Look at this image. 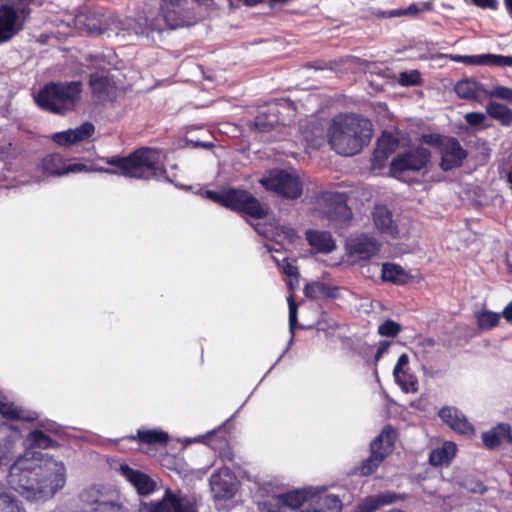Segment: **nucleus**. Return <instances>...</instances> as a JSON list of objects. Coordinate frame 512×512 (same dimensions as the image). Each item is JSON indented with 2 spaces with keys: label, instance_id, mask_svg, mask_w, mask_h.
I'll return each instance as SVG.
<instances>
[{
  "label": "nucleus",
  "instance_id": "f257e3e1",
  "mask_svg": "<svg viewBox=\"0 0 512 512\" xmlns=\"http://www.w3.org/2000/svg\"><path fill=\"white\" fill-rule=\"evenodd\" d=\"M7 481L27 499H46L64 486L65 466L40 452L27 451L10 466Z\"/></svg>",
  "mask_w": 512,
  "mask_h": 512
},
{
  "label": "nucleus",
  "instance_id": "f03ea898",
  "mask_svg": "<svg viewBox=\"0 0 512 512\" xmlns=\"http://www.w3.org/2000/svg\"><path fill=\"white\" fill-rule=\"evenodd\" d=\"M372 136V124L357 115H338L329 128V143L333 150L344 156H352L367 145Z\"/></svg>",
  "mask_w": 512,
  "mask_h": 512
},
{
  "label": "nucleus",
  "instance_id": "7ed1b4c3",
  "mask_svg": "<svg viewBox=\"0 0 512 512\" xmlns=\"http://www.w3.org/2000/svg\"><path fill=\"white\" fill-rule=\"evenodd\" d=\"M195 22L196 18L189 9L185 8L183 0H165L161 6L160 15L139 17L134 23V30L137 35L156 42L166 29H177Z\"/></svg>",
  "mask_w": 512,
  "mask_h": 512
},
{
  "label": "nucleus",
  "instance_id": "20e7f679",
  "mask_svg": "<svg viewBox=\"0 0 512 512\" xmlns=\"http://www.w3.org/2000/svg\"><path fill=\"white\" fill-rule=\"evenodd\" d=\"M106 163L117 167L119 171L109 168H99L96 171L136 179H161L165 174L161 165V153L153 148H141L128 157L114 156L108 158Z\"/></svg>",
  "mask_w": 512,
  "mask_h": 512
},
{
  "label": "nucleus",
  "instance_id": "39448f33",
  "mask_svg": "<svg viewBox=\"0 0 512 512\" xmlns=\"http://www.w3.org/2000/svg\"><path fill=\"white\" fill-rule=\"evenodd\" d=\"M81 92L82 83L80 81L51 82L39 91L35 100L44 110L64 114L75 108Z\"/></svg>",
  "mask_w": 512,
  "mask_h": 512
},
{
  "label": "nucleus",
  "instance_id": "423d86ee",
  "mask_svg": "<svg viewBox=\"0 0 512 512\" xmlns=\"http://www.w3.org/2000/svg\"><path fill=\"white\" fill-rule=\"evenodd\" d=\"M206 196L222 206L242 211L254 218H263L268 213V206L261 204L249 192L239 189H228L221 193L206 191Z\"/></svg>",
  "mask_w": 512,
  "mask_h": 512
},
{
  "label": "nucleus",
  "instance_id": "0eeeda50",
  "mask_svg": "<svg viewBox=\"0 0 512 512\" xmlns=\"http://www.w3.org/2000/svg\"><path fill=\"white\" fill-rule=\"evenodd\" d=\"M259 182L267 190L273 191L286 199H297L303 191V182L293 169H271Z\"/></svg>",
  "mask_w": 512,
  "mask_h": 512
},
{
  "label": "nucleus",
  "instance_id": "6e6552de",
  "mask_svg": "<svg viewBox=\"0 0 512 512\" xmlns=\"http://www.w3.org/2000/svg\"><path fill=\"white\" fill-rule=\"evenodd\" d=\"M319 213L335 228L344 227L351 219V210L339 193H323L318 199Z\"/></svg>",
  "mask_w": 512,
  "mask_h": 512
},
{
  "label": "nucleus",
  "instance_id": "1a4fd4ad",
  "mask_svg": "<svg viewBox=\"0 0 512 512\" xmlns=\"http://www.w3.org/2000/svg\"><path fill=\"white\" fill-rule=\"evenodd\" d=\"M139 512H198L196 504L185 496L174 494L167 489L160 500L142 502Z\"/></svg>",
  "mask_w": 512,
  "mask_h": 512
},
{
  "label": "nucleus",
  "instance_id": "9d476101",
  "mask_svg": "<svg viewBox=\"0 0 512 512\" xmlns=\"http://www.w3.org/2000/svg\"><path fill=\"white\" fill-rule=\"evenodd\" d=\"M430 160V152L424 147H415L399 153L391 162L390 170L393 176L406 171H420Z\"/></svg>",
  "mask_w": 512,
  "mask_h": 512
},
{
  "label": "nucleus",
  "instance_id": "9b49d317",
  "mask_svg": "<svg viewBox=\"0 0 512 512\" xmlns=\"http://www.w3.org/2000/svg\"><path fill=\"white\" fill-rule=\"evenodd\" d=\"M393 432L383 430L370 445L371 454L363 461L360 467V473L364 476L372 474L381 464L384 458L391 451L393 445Z\"/></svg>",
  "mask_w": 512,
  "mask_h": 512
},
{
  "label": "nucleus",
  "instance_id": "f8f14e48",
  "mask_svg": "<svg viewBox=\"0 0 512 512\" xmlns=\"http://www.w3.org/2000/svg\"><path fill=\"white\" fill-rule=\"evenodd\" d=\"M438 148L441 155V168L445 171L459 167L466 157V152L455 138L438 137Z\"/></svg>",
  "mask_w": 512,
  "mask_h": 512
},
{
  "label": "nucleus",
  "instance_id": "ddd939ff",
  "mask_svg": "<svg viewBox=\"0 0 512 512\" xmlns=\"http://www.w3.org/2000/svg\"><path fill=\"white\" fill-rule=\"evenodd\" d=\"M210 486L215 498L230 499L237 491V479L229 468L224 467L211 475Z\"/></svg>",
  "mask_w": 512,
  "mask_h": 512
},
{
  "label": "nucleus",
  "instance_id": "4468645a",
  "mask_svg": "<svg viewBox=\"0 0 512 512\" xmlns=\"http://www.w3.org/2000/svg\"><path fill=\"white\" fill-rule=\"evenodd\" d=\"M23 29V21L14 7H0V44L9 41Z\"/></svg>",
  "mask_w": 512,
  "mask_h": 512
},
{
  "label": "nucleus",
  "instance_id": "2eb2a0df",
  "mask_svg": "<svg viewBox=\"0 0 512 512\" xmlns=\"http://www.w3.org/2000/svg\"><path fill=\"white\" fill-rule=\"evenodd\" d=\"M380 249V244L372 236L361 234L347 241V250L351 257L359 260H368L375 256Z\"/></svg>",
  "mask_w": 512,
  "mask_h": 512
},
{
  "label": "nucleus",
  "instance_id": "dca6fc26",
  "mask_svg": "<svg viewBox=\"0 0 512 512\" xmlns=\"http://www.w3.org/2000/svg\"><path fill=\"white\" fill-rule=\"evenodd\" d=\"M75 25L80 30H85L89 34L100 35L108 30L107 19L95 11L81 12L75 17Z\"/></svg>",
  "mask_w": 512,
  "mask_h": 512
},
{
  "label": "nucleus",
  "instance_id": "f3484780",
  "mask_svg": "<svg viewBox=\"0 0 512 512\" xmlns=\"http://www.w3.org/2000/svg\"><path fill=\"white\" fill-rule=\"evenodd\" d=\"M90 87L98 102L112 100L116 95L115 84L104 71L91 74Z\"/></svg>",
  "mask_w": 512,
  "mask_h": 512
},
{
  "label": "nucleus",
  "instance_id": "a211bd4d",
  "mask_svg": "<svg viewBox=\"0 0 512 512\" xmlns=\"http://www.w3.org/2000/svg\"><path fill=\"white\" fill-rule=\"evenodd\" d=\"M439 417L455 432L463 435H472L473 426L468 422L464 414L454 407H443L439 411Z\"/></svg>",
  "mask_w": 512,
  "mask_h": 512
},
{
  "label": "nucleus",
  "instance_id": "6ab92c4d",
  "mask_svg": "<svg viewBox=\"0 0 512 512\" xmlns=\"http://www.w3.org/2000/svg\"><path fill=\"white\" fill-rule=\"evenodd\" d=\"M119 470L140 495H148L154 491L155 482L147 474L135 470L126 464L120 465Z\"/></svg>",
  "mask_w": 512,
  "mask_h": 512
},
{
  "label": "nucleus",
  "instance_id": "aec40b11",
  "mask_svg": "<svg viewBox=\"0 0 512 512\" xmlns=\"http://www.w3.org/2000/svg\"><path fill=\"white\" fill-rule=\"evenodd\" d=\"M458 97L482 103L487 98V90L476 80L466 78L458 81L454 86Z\"/></svg>",
  "mask_w": 512,
  "mask_h": 512
},
{
  "label": "nucleus",
  "instance_id": "412c9836",
  "mask_svg": "<svg viewBox=\"0 0 512 512\" xmlns=\"http://www.w3.org/2000/svg\"><path fill=\"white\" fill-rule=\"evenodd\" d=\"M399 142L396 137L391 133L383 132L378 139L377 147L373 153V160L375 165L382 166L385 160L396 151Z\"/></svg>",
  "mask_w": 512,
  "mask_h": 512
},
{
  "label": "nucleus",
  "instance_id": "4be33fe9",
  "mask_svg": "<svg viewBox=\"0 0 512 512\" xmlns=\"http://www.w3.org/2000/svg\"><path fill=\"white\" fill-rule=\"evenodd\" d=\"M482 441L487 448L494 449L503 442L512 444V431L509 424H499L482 434Z\"/></svg>",
  "mask_w": 512,
  "mask_h": 512
},
{
  "label": "nucleus",
  "instance_id": "5701e85b",
  "mask_svg": "<svg viewBox=\"0 0 512 512\" xmlns=\"http://www.w3.org/2000/svg\"><path fill=\"white\" fill-rule=\"evenodd\" d=\"M373 220L376 228L383 234L395 237L397 228L392 219L391 212L383 205H377L373 211Z\"/></svg>",
  "mask_w": 512,
  "mask_h": 512
},
{
  "label": "nucleus",
  "instance_id": "b1692460",
  "mask_svg": "<svg viewBox=\"0 0 512 512\" xmlns=\"http://www.w3.org/2000/svg\"><path fill=\"white\" fill-rule=\"evenodd\" d=\"M279 113L280 111L277 104L262 108L254 119L256 129L260 132L272 129L280 120Z\"/></svg>",
  "mask_w": 512,
  "mask_h": 512
},
{
  "label": "nucleus",
  "instance_id": "393cba45",
  "mask_svg": "<svg viewBox=\"0 0 512 512\" xmlns=\"http://www.w3.org/2000/svg\"><path fill=\"white\" fill-rule=\"evenodd\" d=\"M304 294L307 298L318 300L324 298L335 299L339 297V288L325 282L315 281L304 287Z\"/></svg>",
  "mask_w": 512,
  "mask_h": 512
},
{
  "label": "nucleus",
  "instance_id": "a878e982",
  "mask_svg": "<svg viewBox=\"0 0 512 512\" xmlns=\"http://www.w3.org/2000/svg\"><path fill=\"white\" fill-rule=\"evenodd\" d=\"M309 244L321 253H330L335 249V241L327 231H308Z\"/></svg>",
  "mask_w": 512,
  "mask_h": 512
},
{
  "label": "nucleus",
  "instance_id": "bb28decb",
  "mask_svg": "<svg viewBox=\"0 0 512 512\" xmlns=\"http://www.w3.org/2000/svg\"><path fill=\"white\" fill-rule=\"evenodd\" d=\"M0 414L10 420L32 421L36 419V413L28 411L13 403L0 401Z\"/></svg>",
  "mask_w": 512,
  "mask_h": 512
},
{
  "label": "nucleus",
  "instance_id": "cd10ccee",
  "mask_svg": "<svg viewBox=\"0 0 512 512\" xmlns=\"http://www.w3.org/2000/svg\"><path fill=\"white\" fill-rule=\"evenodd\" d=\"M456 453V445L445 442L440 448L434 449L429 455V462L433 466L449 464Z\"/></svg>",
  "mask_w": 512,
  "mask_h": 512
},
{
  "label": "nucleus",
  "instance_id": "c85d7f7f",
  "mask_svg": "<svg viewBox=\"0 0 512 512\" xmlns=\"http://www.w3.org/2000/svg\"><path fill=\"white\" fill-rule=\"evenodd\" d=\"M342 502L334 494H321L317 497L312 512H340Z\"/></svg>",
  "mask_w": 512,
  "mask_h": 512
},
{
  "label": "nucleus",
  "instance_id": "c756f323",
  "mask_svg": "<svg viewBox=\"0 0 512 512\" xmlns=\"http://www.w3.org/2000/svg\"><path fill=\"white\" fill-rule=\"evenodd\" d=\"M0 512H25L24 507L9 492L4 483L0 482Z\"/></svg>",
  "mask_w": 512,
  "mask_h": 512
},
{
  "label": "nucleus",
  "instance_id": "7c9ffc66",
  "mask_svg": "<svg viewBox=\"0 0 512 512\" xmlns=\"http://www.w3.org/2000/svg\"><path fill=\"white\" fill-rule=\"evenodd\" d=\"M486 112L491 118L499 121L504 126H510L512 124V110L506 105L498 102H490L486 106Z\"/></svg>",
  "mask_w": 512,
  "mask_h": 512
},
{
  "label": "nucleus",
  "instance_id": "2f4dec72",
  "mask_svg": "<svg viewBox=\"0 0 512 512\" xmlns=\"http://www.w3.org/2000/svg\"><path fill=\"white\" fill-rule=\"evenodd\" d=\"M381 277L384 281L387 282L403 284L406 282L408 275L400 265L394 263H385L382 266Z\"/></svg>",
  "mask_w": 512,
  "mask_h": 512
},
{
  "label": "nucleus",
  "instance_id": "473e14b6",
  "mask_svg": "<svg viewBox=\"0 0 512 512\" xmlns=\"http://www.w3.org/2000/svg\"><path fill=\"white\" fill-rule=\"evenodd\" d=\"M65 165L63 159L58 154H51L43 158L41 162V170L51 176L65 175Z\"/></svg>",
  "mask_w": 512,
  "mask_h": 512
},
{
  "label": "nucleus",
  "instance_id": "72a5a7b5",
  "mask_svg": "<svg viewBox=\"0 0 512 512\" xmlns=\"http://www.w3.org/2000/svg\"><path fill=\"white\" fill-rule=\"evenodd\" d=\"M106 496L99 487L90 486L81 492L80 500L97 511Z\"/></svg>",
  "mask_w": 512,
  "mask_h": 512
},
{
  "label": "nucleus",
  "instance_id": "f704fd0d",
  "mask_svg": "<svg viewBox=\"0 0 512 512\" xmlns=\"http://www.w3.org/2000/svg\"><path fill=\"white\" fill-rule=\"evenodd\" d=\"M502 314L490 310H482L475 313L478 327L482 330H490L498 325Z\"/></svg>",
  "mask_w": 512,
  "mask_h": 512
},
{
  "label": "nucleus",
  "instance_id": "c9c22d12",
  "mask_svg": "<svg viewBox=\"0 0 512 512\" xmlns=\"http://www.w3.org/2000/svg\"><path fill=\"white\" fill-rule=\"evenodd\" d=\"M398 385L405 393H415L418 391L417 377L408 371H402L394 375Z\"/></svg>",
  "mask_w": 512,
  "mask_h": 512
},
{
  "label": "nucleus",
  "instance_id": "e433bc0d",
  "mask_svg": "<svg viewBox=\"0 0 512 512\" xmlns=\"http://www.w3.org/2000/svg\"><path fill=\"white\" fill-rule=\"evenodd\" d=\"M437 58H448L455 62H460L468 66L484 65L485 54L482 55H458V54H439Z\"/></svg>",
  "mask_w": 512,
  "mask_h": 512
},
{
  "label": "nucleus",
  "instance_id": "4c0bfd02",
  "mask_svg": "<svg viewBox=\"0 0 512 512\" xmlns=\"http://www.w3.org/2000/svg\"><path fill=\"white\" fill-rule=\"evenodd\" d=\"M139 439L148 444H166L169 440L168 434L158 430L138 431Z\"/></svg>",
  "mask_w": 512,
  "mask_h": 512
},
{
  "label": "nucleus",
  "instance_id": "58836bf2",
  "mask_svg": "<svg viewBox=\"0 0 512 512\" xmlns=\"http://www.w3.org/2000/svg\"><path fill=\"white\" fill-rule=\"evenodd\" d=\"M28 441L30 442L31 447H37L42 449H47L54 445V441L39 430L32 431L28 435Z\"/></svg>",
  "mask_w": 512,
  "mask_h": 512
},
{
  "label": "nucleus",
  "instance_id": "ea45409f",
  "mask_svg": "<svg viewBox=\"0 0 512 512\" xmlns=\"http://www.w3.org/2000/svg\"><path fill=\"white\" fill-rule=\"evenodd\" d=\"M372 498L376 502L378 509L382 506L393 504L399 500L404 499L403 496L392 491L380 492L376 495H373Z\"/></svg>",
  "mask_w": 512,
  "mask_h": 512
},
{
  "label": "nucleus",
  "instance_id": "a19ab883",
  "mask_svg": "<svg viewBox=\"0 0 512 512\" xmlns=\"http://www.w3.org/2000/svg\"><path fill=\"white\" fill-rule=\"evenodd\" d=\"M484 65L497 67H512V56L485 54Z\"/></svg>",
  "mask_w": 512,
  "mask_h": 512
},
{
  "label": "nucleus",
  "instance_id": "79ce46f5",
  "mask_svg": "<svg viewBox=\"0 0 512 512\" xmlns=\"http://www.w3.org/2000/svg\"><path fill=\"white\" fill-rule=\"evenodd\" d=\"M401 330V325L390 319L385 320L378 327V333L383 337H396Z\"/></svg>",
  "mask_w": 512,
  "mask_h": 512
},
{
  "label": "nucleus",
  "instance_id": "37998d69",
  "mask_svg": "<svg viewBox=\"0 0 512 512\" xmlns=\"http://www.w3.org/2000/svg\"><path fill=\"white\" fill-rule=\"evenodd\" d=\"M94 130V125L89 122H86L79 127L72 129L75 143L90 138L94 133Z\"/></svg>",
  "mask_w": 512,
  "mask_h": 512
},
{
  "label": "nucleus",
  "instance_id": "c03bdc74",
  "mask_svg": "<svg viewBox=\"0 0 512 512\" xmlns=\"http://www.w3.org/2000/svg\"><path fill=\"white\" fill-rule=\"evenodd\" d=\"M97 511H99V512H127V509L118 500L112 499V498L106 496L104 501L101 502V505Z\"/></svg>",
  "mask_w": 512,
  "mask_h": 512
},
{
  "label": "nucleus",
  "instance_id": "a18cd8bd",
  "mask_svg": "<svg viewBox=\"0 0 512 512\" xmlns=\"http://www.w3.org/2000/svg\"><path fill=\"white\" fill-rule=\"evenodd\" d=\"M399 83L402 86H414L421 82V74L418 70L405 71L399 75Z\"/></svg>",
  "mask_w": 512,
  "mask_h": 512
},
{
  "label": "nucleus",
  "instance_id": "49530a36",
  "mask_svg": "<svg viewBox=\"0 0 512 512\" xmlns=\"http://www.w3.org/2000/svg\"><path fill=\"white\" fill-rule=\"evenodd\" d=\"M289 305V331H290V343L293 341L295 328L297 323V304L295 303L292 296L288 297Z\"/></svg>",
  "mask_w": 512,
  "mask_h": 512
},
{
  "label": "nucleus",
  "instance_id": "de8ad7c7",
  "mask_svg": "<svg viewBox=\"0 0 512 512\" xmlns=\"http://www.w3.org/2000/svg\"><path fill=\"white\" fill-rule=\"evenodd\" d=\"M487 98H499L512 101V89L505 86H497L492 90H487Z\"/></svg>",
  "mask_w": 512,
  "mask_h": 512
},
{
  "label": "nucleus",
  "instance_id": "09e8293b",
  "mask_svg": "<svg viewBox=\"0 0 512 512\" xmlns=\"http://www.w3.org/2000/svg\"><path fill=\"white\" fill-rule=\"evenodd\" d=\"M73 132L72 129H68L66 131L57 132L52 136V139L55 143L59 145H70L74 144L75 140L73 139Z\"/></svg>",
  "mask_w": 512,
  "mask_h": 512
},
{
  "label": "nucleus",
  "instance_id": "8fccbe9b",
  "mask_svg": "<svg viewBox=\"0 0 512 512\" xmlns=\"http://www.w3.org/2000/svg\"><path fill=\"white\" fill-rule=\"evenodd\" d=\"M466 122L471 126L483 125L486 120V115L481 112H470L464 116Z\"/></svg>",
  "mask_w": 512,
  "mask_h": 512
},
{
  "label": "nucleus",
  "instance_id": "3c124183",
  "mask_svg": "<svg viewBox=\"0 0 512 512\" xmlns=\"http://www.w3.org/2000/svg\"><path fill=\"white\" fill-rule=\"evenodd\" d=\"M378 509L372 496L365 498L354 510V512H374Z\"/></svg>",
  "mask_w": 512,
  "mask_h": 512
},
{
  "label": "nucleus",
  "instance_id": "603ef678",
  "mask_svg": "<svg viewBox=\"0 0 512 512\" xmlns=\"http://www.w3.org/2000/svg\"><path fill=\"white\" fill-rule=\"evenodd\" d=\"M10 457V447L8 445L7 442H5L1 437H0V467L5 464V462L9 459Z\"/></svg>",
  "mask_w": 512,
  "mask_h": 512
},
{
  "label": "nucleus",
  "instance_id": "864d4df0",
  "mask_svg": "<svg viewBox=\"0 0 512 512\" xmlns=\"http://www.w3.org/2000/svg\"><path fill=\"white\" fill-rule=\"evenodd\" d=\"M409 363V357L407 354L403 353L399 356L397 363L393 369V375H397V373L405 371L404 367Z\"/></svg>",
  "mask_w": 512,
  "mask_h": 512
},
{
  "label": "nucleus",
  "instance_id": "5fc2aeb1",
  "mask_svg": "<svg viewBox=\"0 0 512 512\" xmlns=\"http://www.w3.org/2000/svg\"><path fill=\"white\" fill-rule=\"evenodd\" d=\"M389 346V342L383 341L380 343V346L378 347L377 352L375 354L376 361H379L382 358V356L388 351Z\"/></svg>",
  "mask_w": 512,
  "mask_h": 512
},
{
  "label": "nucleus",
  "instance_id": "6e6d98bb",
  "mask_svg": "<svg viewBox=\"0 0 512 512\" xmlns=\"http://www.w3.org/2000/svg\"><path fill=\"white\" fill-rule=\"evenodd\" d=\"M85 170V166L83 164H69L65 165V174L68 173H78Z\"/></svg>",
  "mask_w": 512,
  "mask_h": 512
},
{
  "label": "nucleus",
  "instance_id": "4d7b16f0",
  "mask_svg": "<svg viewBox=\"0 0 512 512\" xmlns=\"http://www.w3.org/2000/svg\"><path fill=\"white\" fill-rule=\"evenodd\" d=\"M474 4L482 8L494 7L495 0H473Z\"/></svg>",
  "mask_w": 512,
  "mask_h": 512
},
{
  "label": "nucleus",
  "instance_id": "13d9d810",
  "mask_svg": "<svg viewBox=\"0 0 512 512\" xmlns=\"http://www.w3.org/2000/svg\"><path fill=\"white\" fill-rule=\"evenodd\" d=\"M283 270H284L285 274H287L288 276H295L297 274V267L289 262H287L285 264V266L283 267Z\"/></svg>",
  "mask_w": 512,
  "mask_h": 512
},
{
  "label": "nucleus",
  "instance_id": "bf43d9fd",
  "mask_svg": "<svg viewBox=\"0 0 512 512\" xmlns=\"http://www.w3.org/2000/svg\"><path fill=\"white\" fill-rule=\"evenodd\" d=\"M502 316L506 321L512 322V301L504 308Z\"/></svg>",
  "mask_w": 512,
  "mask_h": 512
},
{
  "label": "nucleus",
  "instance_id": "052dcab7",
  "mask_svg": "<svg viewBox=\"0 0 512 512\" xmlns=\"http://www.w3.org/2000/svg\"><path fill=\"white\" fill-rule=\"evenodd\" d=\"M195 2L198 6L205 7L207 10L212 9L215 5L214 0H192Z\"/></svg>",
  "mask_w": 512,
  "mask_h": 512
},
{
  "label": "nucleus",
  "instance_id": "680f3d73",
  "mask_svg": "<svg viewBox=\"0 0 512 512\" xmlns=\"http://www.w3.org/2000/svg\"><path fill=\"white\" fill-rule=\"evenodd\" d=\"M282 232L285 234V237L289 240V241H292L295 236H296V232L294 229L292 228H288V227H282Z\"/></svg>",
  "mask_w": 512,
  "mask_h": 512
},
{
  "label": "nucleus",
  "instance_id": "e2e57ef3",
  "mask_svg": "<svg viewBox=\"0 0 512 512\" xmlns=\"http://www.w3.org/2000/svg\"><path fill=\"white\" fill-rule=\"evenodd\" d=\"M419 9L415 5H411L408 7L405 11L400 13H395V15H401V14H416L418 13Z\"/></svg>",
  "mask_w": 512,
  "mask_h": 512
},
{
  "label": "nucleus",
  "instance_id": "0e129e2a",
  "mask_svg": "<svg viewBox=\"0 0 512 512\" xmlns=\"http://www.w3.org/2000/svg\"><path fill=\"white\" fill-rule=\"evenodd\" d=\"M505 4L507 8L512 11V0H505Z\"/></svg>",
  "mask_w": 512,
  "mask_h": 512
},
{
  "label": "nucleus",
  "instance_id": "69168bd1",
  "mask_svg": "<svg viewBox=\"0 0 512 512\" xmlns=\"http://www.w3.org/2000/svg\"><path fill=\"white\" fill-rule=\"evenodd\" d=\"M427 138H428V136H424V139L426 142H428ZM429 138H432V136H429Z\"/></svg>",
  "mask_w": 512,
  "mask_h": 512
},
{
  "label": "nucleus",
  "instance_id": "338daca9",
  "mask_svg": "<svg viewBox=\"0 0 512 512\" xmlns=\"http://www.w3.org/2000/svg\"><path fill=\"white\" fill-rule=\"evenodd\" d=\"M204 147H210V144H202Z\"/></svg>",
  "mask_w": 512,
  "mask_h": 512
}]
</instances>
